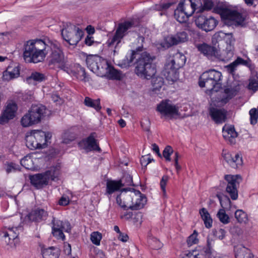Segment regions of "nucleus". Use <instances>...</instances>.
Listing matches in <instances>:
<instances>
[{"label": "nucleus", "mask_w": 258, "mask_h": 258, "mask_svg": "<svg viewBox=\"0 0 258 258\" xmlns=\"http://www.w3.org/2000/svg\"><path fill=\"white\" fill-rule=\"evenodd\" d=\"M224 178L228 182L226 189L227 192L233 200H236L238 198L237 184H239V180H241L240 176L226 175Z\"/></svg>", "instance_id": "4468645a"}, {"label": "nucleus", "mask_w": 258, "mask_h": 258, "mask_svg": "<svg viewBox=\"0 0 258 258\" xmlns=\"http://www.w3.org/2000/svg\"><path fill=\"white\" fill-rule=\"evenodd\" d=\"M51 136L49 133L41 130H34L26 137V146L31 150L45 148L48 139Z\"/></svg>", "instance_id": "1a4fd4ad"}, {"label": "nucleus", "mask_w": 258, "mask_h": 258, "mask_svg": "<svg viewBox=\"0 0 258 258\" xmlns=\"http://www.w3.org/2000/svg\"><path fill=\"white\" fill-rule=\"evenodd\" d=\"M20 67L18 63H11L7 70L3 72V80L9 81L18 78L20 76Z\"/></svg>", "instance_id": "aec40b11"}, {"label": "nucleus", "mask_w": 258, "mask_h": 258, "mask_svg": "<svg viewBox=\"0 0 258 258\" xmlns=\"http://www.w3.org/2000/svg\"><path fill=\"white\" fill-rule=\"evenodd\" d=\"M182 258H197L195 249L185 253Z\"/></svg>", "instance_id": "680f3d73"}, {"label": "nucleus", "mask_w": 258, "mask_h": 258, "mask_svg": "<svg viewBox=\"0 0 258 258\" xmlns=\"http://www.w3.org/2000/svg\"><path fill=\"white\" fill-rule=\"evenodd\" d=\"M198 232L195 230L192 234H191L187 239V243L189 246H191L194 244H197L198 242L197 238Z\"/></svg>", "instance_id": "c03bdc74"}, {"label": "nucleus", "mask_w": 258, "mask_h": 258, "mask_svg": "<svg viewBox=\"0 0 258 258\" xmlns=\"http://www.w3.org/2000/svg\"><path fill=\"white\" fill-rule=\"evenodd\" d=\"M121 188V183L118 180H108L106 182V195H111Z\"/></svg>", "instance_id": "7c9ffc66"}, {"label": "nucleus", "mask_w": 258, "mask_h": 258, "mask_svg": "<svg viewBox=\"0 0 258 258\" xmlns=\"http://www.w3.org/2000/svg\"><path fill=\"white\" fill-rule=\"evenodd\" d=\"M78 74L77 78L78 79L86 81V72L84 68L82 67L80 65L78 66L77 68Z\"/></svg>", "instance_id": "de8ad7c7"}, {"label": "nucleus", "mask_w": 258, "mask_h": 258, "mask_svg": "<svg viewBox=\"0 0 258 258\" xmlns=\"http://www.w3.org/2000/svg\"><path fill=\"white\" fill-rule=\"evenodd\" d=\"M226 231L223 229H220L216 231L215 236L219 239H223L225 236Z\"/></svg>", "instance_id": "13d9d810"}, {"label": "nucleus", "mask_w": 258, "mask_h": 258, "mask_svg": "<svg viewBox=\"0 0 258 258\" xmlns=\"http://www.w3.org/2000/svg\"><path fill=\"white\" fill-rule=\"evenodd\" d=\"M239 90L240 86L237 82H233L231 85H228L224 89L225 95L221 99L220 102L226 104L237 95Z\"/></svg>", "instance_id": "6ab92c4d"}, {"label": "nucleus", "mask_w": 258, "mask_h": 258, "mask_svg": "<svg viewBox=\"0 0 258 258\" xmlns=\"http://www.w3.org/2000/svg\"><path fill=\"white\" fill-rule=\"evenodd\" d=\"M134 26V23L131 21H124L119 23L116 27L113 35L110 37L107 43L108 47L113 49V54L118 53L122 45V39L127 34V30Z\"/></svg>", "instance_id": "20e7f679"}, {"label": "nucleus", "mask_w": 258, "mask_h": 258, "mask_svg": "<svg viewBox=\"0 0 258 258\" xmlns=\"http://www.w3.org/2000/svg\"><path fill=\"white\" fill-rule=\"evenodd\" d=\"M175 19L179 23H183L186 22L189 17L187 15L186 12L180 8L178 6L176 9L174 10V14Z\"/></svg>", "instance_id": "473e14b6"}, {"label": "nucleus", "mask_w": 258, "mask_h": 258, "mask_svg": "<svg viewBox=\"0 0 258 258\" xmlns=\"http://www.w3.org/2000/svg\"><path fill=\"white\" fill-rule=\"evenodd\" d=\"M197 48L201 53L208 58H211L212 56L216 57L217 54V50L215 47L205 43L198 44Z\"/></svg>", "instance_id": "cd10ccee"}, {"label": "nucleus", "mask_w": 258, "mask_h": 258, "mask_svg": "<svg viewBox=\"0 0 258 258\" xmlns=\"http://www.w3.org/2000/svg\"><path fill=\"white\" fill-rule=\"evenodd\" d=\"M213 12L221 16L224 23L231 25L233 24L241 25L245 20L242 13L234 9H230L223 6H218L214 8Z\"/></svg>", "instance_id": "423d86ee"}, {"label": "nucleus", "mask_w": 258, "mask_h": 258, "mask_svg": "<svg viewBox=\"0 0 258 258\" xmlns=\"http://www.w3.org/2000/svg\"><path fill=\"white\" fill-rule=\"evenodd\" d=\"M187 39L188 37L186 32L181 31L177 33L175 35L167 36L164 39L165 44L163 46L169 48L179 43L184 42L187 40Z\"/></svg>", "instance_id": "dca6fc26"}, {"label": "nucleus", "mask_w": 258, "mask_h": 258, "mask_svg": "<svg viewBox=\"0 0 258 258\" xmlns=\"http://www.w3.org/2000/svg\"><path fill=\"white\" fill-rule=\"evenodd\" d=\"M15 164L11 162L9 164H8L7 167H6V172L7 173H10L12 171L16 170V168L15 167Z\"/></svg>", "instance_id": "0e129e2a"}, {"label": "nucleus", "mask_w": 258, "mask_h": 258, "mask_svg": "<svg viewBox=\"0 0 258 258\" xmlns=\"http://www.w3.org/2000/svg\"><path fill=\"white\" fill-rule=\"evenodd\" d=\"M221 77V73L215 70L206 71L200 78L199 86L201 87H206L207 90L212 92H217L221 86L220 81Z\"/></svg>", "instance_id": "0eeeda50"}, {"label": "nucleus", "mask_w": 258, "mask_h": 258, "mask_svg": "<svg viewBox=\"0 0 258 258\" xmlns=\"http://www.w3.org/2000/svg\"><path fill=\"white\" fill-rule=\"evenodd\" d=\"M173 150L171 147L167 146L165 148L163 152V156L167 161H170V155L173 153Z\"/></svg>", "instance_id": "49530a36"}, {"label": "nucleus", "mask_w": 258, "mask_h": 258, "mask_svg": "<svg viewBox=\"0 0 258 258\" xmlns=\"http://www.w3.org/2000/svg\"><path fill=\"white\" fill-rule=\"evenodd\" d=\"M98 60H100V58L93 55H90L87 57L86 59V64L91 71H93L99 69Z\"/></svg>", "instance_id": "72a5a7b5"}, {"label": "nucleus", "mask_w": 258, "mask_h": 258, "mask_svg": "<svg viewBox=\"0 0 258 258\" xmlns=\"http://www.w3.org/2000/svg\"><path fill=\"white\" fill-rule=\"evenodd\" d=\"M118 239L122 242H126L128 239V236L126 234L120 232L118 234Z\"/></svg>", "instance_id": "69168bd1"}, {"label": "nucleus", "mask_w": 258, "mask_h": 258, "mask_svg": "<svg viewBox=\"0 0 258 258\" xmlns=\"http://www.w3.org/2000/svg\"><path fill=\"white\" fill-rule=\"evenodd\" d=\"M108 76L110 78L114 80H120L122 78V74L120 72L114 68H111L109 69Z\"/></svg>", "instance_id": "79ce46f5"}, {"label": "nucleus", "mask_w": 258, "mask_h": 258, "mask_svg": "<svg viewBox=\"0 0 258 258\" xmlns=\"http://www.w3.org/2000/svg\"><path fill=\"white\" fill-rule=\"evenodd\" d=\"M157 110L166 117L172 119L178 115V108L171 103L169 100L162 101L157 105Z\"/></svg>", "instance_id": "ddd939ff"}, {"label": "nucleus", "mask_w": 258, "mask_h": 258, "mask_svg": "<svg viewBox=\"0 0 258 258\" xmlns=\"http://www.w3.org/2000/svg\"><path fill=\"white\" fill-rule=\"evenodd\" d=\"M121 183V187L134 185L132 176L128 174H125L121 179L118 180Z\"/></svg>", "instance_id": "58836bf2"}, {"label": "nucleus", "mask_w": 258, "mask_h": 258, "mask_svg": "<svg viewBox=\"0 0 258 258\" xmlns=\"http://www.w3.org/2000/svg\"><path fill=\"white\" fill-rule=\"evenodd\" d=\"M209 112L212 119L216 123H221L226 120V111L223 109L211 107L210 108Z\"/></svg>", "instance_id": "b1692460"}, {"label": "nucleus", "mask_w": 258, "mask_h": 258, "mask_svg": "<svg viewBox=\"0 0 258 258\" xmlns=\"http://www.w3.org/2000/svg\"><path fill=\"white\" fill-rule=\"evenodd\" d=\"M63 221L60 220H53V227L52 230H62Z\"/></svg>", "instance_id": "6e6d98bb"}, {"label": "nucleus", "mask_w": 258, "mask_h": 258, "mask_svg": "<svg viewBox=\"0 0 258 258\" xmlns=\"http://www.w3.org/2000/svg\"><path fill=\"white\" fill-rule=\"evenodd\" d=\"M47 58L48 66L52 68L64 70L67 59L60 44L56 40L48 38L44 40L36 39L27 41L24 45L23 57L26 62L37 63L42 61L48 53Z\"/></svg>", "instance_id": "f257e3e1"}, {"label": "nucleus", "mask_w": 258, "mask_h": 258, "mask_svg": "<svg viewBox=\"0 0 258 258\" xmlns=\"http://www.w3.org/2000/svg\"><path fill=\"white\" fill-rule=\"evenodd\" d=\"M212 240L208 238L207 240L206 246H199L195 249L197 258H210L212 253Z\"/></svg>", "instance_id": "393cba45"}, {"label": "nucleus", "mask_w": 258, "mask_h": 258, "mask_svg": "<svg viewBox=\"0 0 258 258\" xmlns=\"http://www.w3.org/2000/svg\"><path fill=\"white\" fill-rule=\"evenodd\" d=\"M133 216V213L131 212H125L120 215V218L124 220H128Z\"/></svg>", "instance_id": "e2e57ef3"}, {"label": "nucleus", "mask_w": 258, "mask_h": 258, "mask_svg": "<svg viewBox=\"0 0 258 258\" xmlns=\"http://www.w3.org/2000/svg\"><path fill=\"white\" fill-rule=\"evenodd\" d=\"M195 23L198 28L206 32H209L214 29L218 21L212 16L200 14L197 17Z\"/></svg>", "instance_id": "f8f14e48"}, {"label": "nucleus", "mask_w": 258, "mask_h": 258, "mask_svg": "<svg viewBox=\"0 0 258 258\" xmlns=\"http://www.w3.org/2000/svg\"><path fill=\"white\" fill-rule=\"evenodd\" d=\"M223 138L232 145L236 143V138L237 137V133L235 131L233 126L225 125L222 130Z\"/></svg>", "instance_id": "bb28decb"}, {"label": "nucleus", "mask_w": 258, "mask_h": 258, "mask_svg": "<svg viewBox=\"0 0 258 258\" xmlns=\"http://www.w3.org/2000/svg\"><path fill=\"white\" fill-rule=\"evenodd\" d=\"M153 161V159L149 157V155L146 156H143L140 159V162L143 166H146L148 164Z\"/></svg>", "instance_id": "864d4df0"}, {"label": "nucleus", "mask_w": 258, "mask_h": 258, "mask_svg": "<svg viewBox=\"0 0 258 258\" xmlns=\"http://www.w3.org/2000/svg\"><path fill=\"white\" fill-rule=\"evenodd\" d=\"M46 113V108L42 104H33L21 118V123L23 127H29L40 123Z\"/></svg>", "instance_id": "39448f33"}, {"label": "nucleus", "mask_w": 258, "mask_h": 258, "mask_svg": "<svg viewBox=\"0 0 258 258\" xmlns=\"http://www.w3.org/2000/svg\"><path fill=\"white\" fill-rule=\"evenodd\" d=\"M222 156L224 160L232 168H236L242 164V157L239 154L234 156L226 151H223Z\"/></svg>", "instance_id": "412c9836"}, {"label": "nucleus", "mask_w": 258, "mask_h": 258, "mask_svg": "<svg viewBox=\"0 0 258 258\" xmlns=\"http://www.w3.org/2000/svg\"><path fill=\"white\" fill-rule=\"evenodd\" d=\"M62 231L66 232H70L71 230V226L70 223L68 221H63L62 222Z\"/></svg>", "instance_id": "bf43d9fd"}, {"label": "nucleus", "mask_w": 258, "mask_h": 258, "mask_svg": "<svg viewBox=\"0 0 258 258\" xmlns=\"http://www.w3.org/2000/svg\"><path fill=\"white\" fill-rule=\"evenodd\" d=\"M169 180V177L167 175H164L160 183V187L163 192V196L165 197L166 194V185Z\"/></svg>", "instance_id": "8fccbe9b"}, {"label": "nucleus", "mask_w": 258, "mask_h": 258, "mask_svg": "<svg viewBox=\"0 0 258 258\" xmlns=\"http://www.w3.org/2000/svg\"><path fill=\"white\" fill-rule=\"evenodd\" d=\"M48 212L43 209L37 208L32 210L27 216L29 220L40 222L46 220Z\"/></svg>", "instance_id": "4be33fe9"}, {"label": "nucleus", "mask_w": 258, "mask_h": 258, "mask_svg": "<svg viewBox=\"0 0 258 258\" xmlns=\"http://www.w3.org/2000/svg\"><path fill=\"white\" fill-rule=\"evenodd\" d=\"M198 0H180L178 6L187 14V15L191 16L196 10L197 2Z\"/></svg>", "instance_id": "5701e85b"}, {"label": "nucleus", "mask_w": 258, "mask_h": 258, "mask_svg": "<svg viewBox=\"0 0 258 258\" xmlns=\"http://www.w3.org/2000/svg\"><path fill=\"white\" fill-rule=\"evenodd\" d=\"M52 233L57 239L64 240L65 236L63 233L62 230H52Z\"/></svg>", "instance_id": "603ef678"}, {"label": "nucleus", "mask_w": 258, "mask_h": 258, "mask_svg": "<svg viewBox=\"0 0 258 258\" xmlns=\"http://www.w3.org/2000/svg\"><path fill=\"white\" fill-rule=\"evenodd\" d=\"M250 120L251 124H255L257 123L258 113L256 108H252L249 111Z\"/></svg>", "instance_id": "37998d69"}, {"label": "nucleus", "mask_w": 258, "mask_h": 258, "mask_svg": "<svg viewBox=\"0 0 258 258\" xmlns=\"http://www.w3.org/2000/svg\"><path fill=\"white\" fill-rule=\"evenodd\" d=\"M95 133H92L85 140H83L85 149L87 151H95L99 152L101 151V149L95 139Z\"/></svg>", "instance_id": "a878e982"}, {"label": "nucleus", "mask_w": 258, "mask_h": 258, "mask_svg": "<svg viewBox=\"0 0 258 258\" xmlns=\"http://www.w3.org/2000/svg\"><path fill=\"white\" fill-rule=\"evenodd\" d=\"M137 57L136 66L135 69L136 74L142 79L150 80L152 79V83L154 86L155 82L157 81L158 85L156 88L161 87L163 84L162 78H157L156 79L153 78L156 73V69L153 61L154 57H152L150 54L147 52H142L139 54L137 51H132L128 56H126L128 60V63L133 62L135 58Z\"/></svg>", "instance_id": "f03ea898"}, {"label": "nucleus", "mask_w": 258, "mask_h": 258, "mask_svg": "<svg viewBox=\"0 0 258 258\" xmlns=\"http://www.w3.org/2000/svg\"><path fill=\"white\" fill-rule=\"evenodd\" d=\"M214 36L218 40L225 38L227 43L226 48L223 49L219 54L217 53L216 57L222 61H228L234 55V47L232 43L234 42V39L233 38L232 33H225L220 31L216 33Z\"/></svg>", "instance_id": "9d476101"}, {"label": "nucleus", "mask_w": 258, "mask_h": 258, "mask_svg": "<svg viewBox=\"0 0 258 258\" xmlns=\"http://www.w3.org/2000/svg\"><path fill=\"white\" fill-rule=\"evenodd\" d=\"M172 5V3H167L165 4H161L160 5V9L159 10H166L169 8Z\"/></svg>", "instance_id": "774afa93"}, {"label": "nucleus", "mask_w": 258, "mask_h": 258, "mask_svg": "<svg viewBox=\"0 0 258 258\" xmlns=\"http://www.w3.org/2000/svg\"><path fill=\"white\" fill-rule=\"evenodd\" d=\"M249 82L248 88L253 92L256 91L258 88V77L255 76L254 77H250Z\"/></svg>", "instance_id": "a19ab883"}, {"label": "nucleus", "mask_w": 258, "mask_h": 258, "mask_svg": "<svg viewBox=\"0 0 258 258\" xmlns=\"http://www.w3.org/2000/svg\"><path fill=\"white\" fill-rule=\"evenodd\" d=\"M41 253L43 258H58L60 251L58 248L52 246L42 249Z\"/></svg>", "instance_id": "2f4dec72"}, {"label": "nucleus", "mask_w": 258, "mask_h": 258, "mask_svg": "<svg viewBox=\"0 0 258 258\" xmlns=\"http://www.w3.org/2000/svg\"><path fill=\"white\" fill-rule=\"evenodd\" d=\"M240 64L246 66L249 68L250 70H251V66L249 64V61L246 60H244L240 57H238L236 59H235L232 63L226 66L225 68L229 74H233L235 71L236 70L237 67Z\"/></svg>", "instance_id": "c85d7f7f"}, {"label": "nucleus", "mask_w": 258, "mask_h": 258, "mask_svg": "<svg viewBox=\"0 0 258 258\" xmlns=\"http://www.w3.org/2000/svg\"><path fill=\"white\" fill-rule=\"evenodd\" d=\"M102 237L101 233L98 231L93 232L90 235L91 241L96 245H100Z\"/></svg>", "instance_id": "ea45409f"}, {"label": "nucleus", "mask_w": 258, "mask_h": 258, "mask_svg": "<svg viewBox=\"0 0 258 258\" xmlns=\"http://www.w3.org/2000/svg\"><path fill=\"white\" fill-rule=\"evenodd\" d=\"M217 216L220 221L224 224H227L230 222L229 217L226 214L224 209H221L218 211Z\"/></svg>", "instance_id": "4c0bfd02"}, {"label": "nucleus", "mask_w": 258, "mask_h": 258, "mask_svg": "<svg viewBox=\"0 0 258 258\" xmlns=\"http://www.w3.org/2000/svg\"><path fill=\"white\" fill-rule=\"evenodd\" d=\"M129 197H131V193L130 194L126 195L123 198V209L124 210H127L128 209L132 210V199Z\"/></svg>", "instance_id": "a18cd8bd"}, {"label": "nucleus", "mask_w": 258, "mask_h": 258, "mask_svg": "<svg viewBox=\"0 0 258 258\" xmlns=\"http://www.w3.org/2000/svg\"><path fill=\"white\" fill-rule=\"evenodd\" d=\"M235 218L240 223H246L248 221L246 213L242 210H237L235 212Z\"/></svg>", "instance_id": "e433bc0d"}, {"label": "nucleus", "mask_w": 258, "mask_h": 258, "mask_svg": "<svg viewBox=\"0 0 258 258\" xmlns=\"http://www.w3.org/2000/svg\"><path fill=\"white\" fill-rule=\"evenodd\" d=\"M214 7V3L211 0H204L203 6L202 9L204 10H210Z\"/></svg>", "instance_id": "5fc2aeb1"}, {"label": "nucleus", "mask_w": 258, "mask_h": 258, "mask_svg": "<svg viewBox=\"0 0 258 258\" xmlns=\"http://www.w3.org/2000/svg\"><path fill=\"white\" fill-rule=\"evenodd\" d=\"M63 251L64 253L68 256V258H76L75 256H72V249L70 244L68 243H64Z\"/></svg>", "instance_id": "3c124183"}, {"label": "nucleus", "mask_w": 258, "mask_h": 258, "mask_svg": "<svg viewBox=\"0 0 258 258\" xmlns=\"http://www.w3.org/2000/svg\"><path fill=\"white\" fill-rule=\"evenodd\" d=\"M83 31L75 25L69 24L61 30L63 38L70 45H76L80 41L83 36Z\"/></svg>", "instance_id": "9b49d317"}, {"label": "nucleus", "mask_w": 258, "mask_h": 258, "mask_svg": "<svg viewBox=\"0 0 258 258\" xmlns=\"http://www.w3.org/2000/svg\"><path fill=\"white\" fill-rule=\"evenodd\" d=\"M185 61L184 55L179 52L170 56L166 59L162 73L168 81L174 82L177 79V71L184 66Z\"/></svg>", "instance_id": "7ed1b4c3"}, {"label": "nucleus", "mask_w": 258, "mask_h": 258, "mask_svg": "<svg viewBox=\"0 0 258 258\" xmlns=\"http://www.w3.org/2000/svg\"><path fill=\"white\" fill-rule=\"evenodd\" d=\"M29 78L36 81L41 82L45 80V76L42 73L34 72L31 74Z\"/></svg>", "instance_id": "09e8293b"}, {"label": "nucleus", "mask_w": 258, "mask_h": 258, "mask_svg": "<svg viewBox=\"0 0 258 258\" xmlns=\"http://www.w3.org/2000/svg\"><path fill=\"white\" fill-rule=\"evenodd\" d=\"M17 109V105L15 102L8 101L5 109L0 116V124H4L13 119L15 116Z\"/></svg>", "instance_id": "2eb2a0df"}, {"label": "nucleus", "mask_w": 258, "mask_h": 258, "mask_svg": "<svg viewBox=\"0 0 258 258\" xmlns=\"http://www.w3.org/2000/svg\"><path fill=\"white\" fill-rule=\"evenodd\" d=\"M69 203V199L67 198L62 197L59 200L58 204L62 206H67Z\"/></svg>", "instance_id": "338daca9"}, {"label": "nucleus", "mask_w": 258, "mask_h": 258, "mask_svg": "<svg viewBox=\"0 0 258 258\" xmlns=\"http://www.w3.org/2000/svg\"><path fill=\"white\" fill-rule=\"evenodd\" d=\"M217 197L218 198L219 202L220 203L221 206L224 208L225 204V203H227L228 204L230 203V200L229 198L227 197H224V200H222V197L219 195H217Z\"/></svg>", "instance_id": "4d7b16f0"}, {"label": "nucleus", "mask_w": 258, "mask_h": 258, "mask_svg": "<svg viewBox=\"0 0 258 258\" xmlns=\"http://www.w3.org/2000/svg\"><path fill=\"white\" fill-rule=\"evenodd\" d=\"M236 258H253L250 250L242 245H238L234 248Z\"/></svg>", "instance_id": "c756f323"}, {"label": "nucleus", "mask_w": 258, "mask_h": 258, "mask_svg": "<svg viewBox=\"0 0 258 258\" xmlns=\"http://www.w3.org/2000/svg\"><path fill=\"white\" fill-rule=\"evenodd\" d=\"M132 199V210H137L142 208L146 203V198L141 194L139 190H136L133 189V191L131 192V197Z\"/></svg>", "instance_id": "a211bd4d"}, {"label": "nucleus", "mask_w": 258, "mask_h": 258, "mask_svg": "<svg viewBox=\"0 0 258 258\" xmlns=\"http://www.w3.org/2000/svg\"><path fill=\"white\" fill-rule=\"evenodd\" d=\"M84 103L86 106L94 108L97 111L100 110L101 108L99 99L93 100L88 97H86Z\"/></svg>", "instance_id": "c9c22d12"}, {"label": "nucleus", "mask_w": 258, "mask_h": 258, "mask_svg": "<svg viewBox=\"0 0 258 258\" xmlns=\"http://www.w3.org/2000/svg\"><path fill=\"white\" fill-rule=\"evenodd\" d=\"M1 235L3 240L8 245L14 244V240L18 237L19 233L18 227H6L2 230Z\"/></svg>", "instance_id": "f3484780"}, {"label": "nucleus", "mask_w": 258, "mask_h": 258, "mask_svg": "<svg viewBox=\"0 0 258 258\" xmlns=\"http://www.w3.org/2000/svg\"><path fill=\"white\" fill-rule=\"evenodd\" d=\"M94 250L96 258H106L105 254L102 250L96 248H94Z\"/></svg>", "instance_id": "052dcab7"}, {"label": "nucleus", "mask_w": 258, "mask_h": 258, "mask_svg": "<svg viewBox=\"0 0 258 258\" xmlns=\"http://www.w3.org/2000/svg\"><path fill=\"white\" fill-rule=\"evenodd\" d=\"M59 174V168L52 167L44 173L30 176V180L34 186L39 189L47 185L50 181H54L57 179Z\"/></svg>", "instance_id": "6e6552de"}, {"label": "nucleus", "mask_w": 258, "mask_h": 258, "mask_svg": "<svg viewBox=\"0 0 258 258\" xmlns=\"http://www.w3.org/2000/svg\"><path fill=\"white\" fill-rule=\"evenodd\" d=\"M200 214L204 221L205 226L208 228H211L212 226L213 221L207 209L205 208H202L200 210Z\"/></svg>", "instance_id": "f704fd0d"}]
</instances>
